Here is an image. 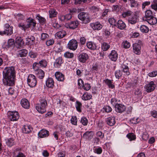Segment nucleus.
Here are the masks:
<instances>
[{
  "label": "nucleus",
  "instance_id": "nucleus-52",
  "mask_svg": "<svg viewBox=\"0 0 157 157\" xmlns=\"http://www.w3.org/2000/svg\"><path fill=\"white\" fill-rule=\"evenodd\" d=\"M81 121L83 125L86 126L87 124L88 120L85 117H82L81 119Z\"/></svg>",
  "mask_w": 157,
  "mask_h": 157
},
{
  "label": "nucleus",
  "instance_id": "nucleus-26",
  "mask_svg": "<svg viewBox=\"0 0 157 157\" xmlns=\"http://www.w3.org/2000/svg\"><path fill=\"white\" fill-rule=\"evenodd\" d=\"M79 22L78 21H72L69 24V27L70 29H75L76 28L78 25Z\"/></svg>",
  "mask_w": 157,
  "mask_h": 157
},
{
  "label": "nucleus",
  "instance_id": "nucleus-9",
  "mask_svg": "<svg viewBox=\"0 0 157 157\" xmlns=\"http://www.w3.org/2000/svg\"><path fill=\"white\" fill-rule=\"evenodd\" d=\"M89 56L86 53H82L80 54L78 57V60L82 63H85L88 59Z\"/></svg>",
  "mask_w": 157,
  "mask_h": 157
},
{
  "label": "nucleus",
  "instance_id": "nucleus-63",
  "mask_svg": "<svg viewBox=\"0 0 157 157\" xmlns=\"http://www.w3.org/2000/svg\"><path fill=\"white\" fill-rule=\"evenodd\" d=\"M46 45L49 46L53 45L54 43V40L52 39H50L47 40L46 42Z\"/></svg>",
  "mask_w": 157,
  "mask_h": 157
},
{
  "label": "nucleus",
  "instance_id": "nucleus-54",
  "mask_svg": "<svg viewBox=\"0 0 157 157\" xmlns=\"http://www.w3.org/2000/svg\"><path fill=\"white\" fill-rule=\"evenodd\" d=\"M103 109L106 113L110 112L112 110V108L110 106L108 105L104 106Z\"/></svg>",
  "mask_w": 157,
  "mask_h": 157
},
{
  "label": "nucleus",
  "instance_id": "nucleus-18",
  "mask_svg": "<svg viewBox=\"0 0 157 157\" xmlns=\"http://www.w3.org/2000/svg\"><path fill=\"white\" fill-rule=\"evenodd\" d=\"M55 76L56 79L59 81H63L65 79L64 75L59 72H56Z\"/></svg>",
  "mask_w": 157,
  "mask_h": 157
},
{
  "label": "nucleus",
  "instance_id": "nucleus-3",
  "mask_svg": "<svg viewBox=\"0 0 157 157\" xmlns=\"http://www.w3.org/2000/svg\"><path fill=\"white\" fill-rule=\"evenodd\" d=\"M143 45V43L141 40H138L136 43L133 45V52L136 54H140L141 53V47Z\"/></svg>",
  "mask_w": 157,
  "mask_h": 157
},
{
  "label": "nucleus",
  "instance_id": "nucleus-33",
  "mask_svg": "<svg viewBox=\"0 0 157 157\" xmlns=\"http://www.w3.org/2000/svg\"><path fill=\"white\" fill-rule=\"evenodd\" d=\"M121 67L122 69L123 72L126 75H128L130 74V73L128 71V67L127 66L123 64L122 65Z\"/></svg>",
  "mask_w": 157,
  "mask_h": 157
},
{
  "label": "nucleus",
  "instance_id": "nucleus-10",
  "mask_svg": "<svg viewBox=\"0 0 157 157\" xmlns=\"http://www.w3.org/2000/svg\"><path fill=\"white\" fill-rule=\"evenodd\" d=\"M115 110L116 112L121 113L125 111L126 108L125 106L121 104H116L115 105Z\"/></svg>",
  "mask_w": 157,
  "mask_h": 157
},
{
  "label": "nucleus",
  "instance_id": "nucleus-51",
  "mask_svg": "<svg viewBox=\"0 0 157 157\" xmlns=\"http://www.w3.org/2000/svg\"><path fill=\"white\" fill-rule=\"evenodd\" d=\"M122 74L121 71L120 70L117 71L115 72V77L118 79H119L122 76Z\"/></svg>",
  "mask_w": 157,
  "mask_h": 157
},
{
  "label": "nucleus",
  "instance_id": "nucleus-34",
  "mask_svg": "<svg viewBox=\"0 0 157 157\" xmlns=\"http://www.w3.org/2000/svg\"><path fill=\"white\" fill-rule=\"evenodd\" d=\"M92 98V96L90 94L88 93H84L82 97V99L85 101L90 99Z\"/></svg>",
  "mask_w": 157,
  "mask_h": 157
},
{
  "label": "nucleus",
  "instance_id": "nucleus-57",
  "mask_svg": "<svg viewBox=\"0 0 157 157\" xmlns=\"http://www.w3.org/2000/svg\"><path fill=\"white\" fill-rule=\"evenodd\" d=\"M82 87L86 90H88L90 88V86L89 84L85 83L82 85Z\"/></svg>",
  "mask_w": 157,
  "mask_h": 157
},
{
  "label": "nucleus",
  "instance_id": "nucleus-38",
  "mask_svg": "<svg viewBox=\"0 0 157 157\" xmlns=\"http://www.w3.org/2000/svg\"><path fill=\"white\" fill-rule=\"evenodd\" d=\"M18 27L21 28L22 30H23L25 32L26 30L28 29L27 24H24V23L21 22L18 25Z\"/></svg>",
  "mask_w": 157,
  "mask_h": 157
},
{
  "label": "nucleus",
  "instance_id": "nucleus-58",
  "mask_svg": "<svg viewBox=\"0 0 157 157\" xmlns=\"http://www.w3.org/2000/svg\"><path fill=\"white\" fill-rule=\"evenodd\" d=\"M8 44L9 47L15 44L14 40L13 39H9L8 41Z\"/></svg>",
  "mask_w": 157,
  "mask_h": 157
},
{
  "label": "nucleus",
  "instance_id": "nucleus-4",
  "mask_svg": "<svg viewBox=\"0 0 157 157\" xmlns=\"http://www.w3.org/2000/svg\"><path fill=\"white\" fill-rule=\"evenodd\" d=\"M38 65H39V63L35 62L33 64V67L38 78L40 79H42L44 76V73L42 70L38 68L37 66Z\"/></svg>",
  "mask_w": 157,
  "mask_h": 157
},
{
  "label": "nucleus",
  "instance_id": "nucleus-56",
  "mask_svg": "<svg viewBox=\"0 0 157 157\" xmlns=\"http://www.w3.org/2000/svg\"><path fill=\"white\" fill-rule=\"evenodd\" d=\"M109 21L111 25L115 26L116 25V21L113 18H111L109 19Z\"/></svg>",
  "mask_w": 157,
  "mask_h": 157
},
{
  "label": "nucleus",
  "instance_id": "nucleus-30",
  "mask_svg": "<svg viewBox=\"0 0 157 157\" xmlns=\"http://www.w3.org/2000/svg\"><path fill=\"white\" fill-rule=\"evenodd\" d=\"M107 124L110 126H113L115 123V118L113 117H109L106 120Z\"/></svg>",
  "mask_w": 157,
  "mask_h": 157
},
{
  "label": "nucleus",
  "instance_id": "nucleus-64",
  "mask_svg": "<svg viewBox=\"0 0 157 157\" xmlns=\"http://www.w3.org/2000/svg\"><path fill=\"white\" fill-rule=\"evenodd\" d=\"M148 75L149 76L151 77H154L156 76L157 75V70L149 73L148 74Z\"/></svg>",
  "mask_w": 157,
  "mask_h": 157
},
{
  "label": "nucleus",
  "instance_id": "nucleus-24",
  "mask_svg": "<svg viewBox=\"0 0 157 157\" xmlns=\"http://www.w3.org/2000/svg\"><path fill=\"white\" fill-rule=\"evenodd\" d=\"M46 107H44L43 105L37 104L36 106V109L38 111L41 113H44L46 111Z\"/></svg>",
  "mask_w": 157,
  "mask_h": 157
},
{
  "label": "nucleus",
  "instance_id": "nucleus-45",
  "mask_svg": "<svg viewBox=\"0 0 157 157\" xmlns=\"http://www.w3.org/2000/svg\"><path fill=\"white\" fill-rule=\"evenodd\" d=\"M127 137L130 140H134L136 139V136L132 133H130L128 134Z\"/></svg>",
  "mask_w": 157,
  "mask_h": 157
},
{
  "label": "nucleus",
  "instance_id": "nucleus-21",
  "mask_svg": "<svg viewBox=\"0 0 157 157\" xmlns=\"http://www.w3.org/2000/svg\"><path fill=\"white\" fill-rule=\"evenodd\" d=\"M22 106L25 109H28L29 107V103L28 101L26 99H22L21 101Z\"/></svg>",
  "mask_w": 157,
  "mask_h": 157
},
{
  "label": "nucleus",
  "instance_id": "nucleus-5",
  "mask_svg": "<svg viewBox=\"0 0 157 157\" xmlns=\"http://www.w3.org/2000/svg\"><path fill=\"white\" fill-rule=\"evenodd\" d=\"M4 31L3 32L0 31V34H3L7 35H10L13 33V27L10 26L8 24H5L4 26Z\"/></svg>",
  "mask_w": 157,
  "mask_h": 157
},
{
  "label": "nucleus",
  "instance_id": "nucleus-19",
  "mask_svg": "<svg viewBox=\"0 0 157 157\" xmlns=\"http://www.w3.org/2000/svg\"><path fill=\"white\" fill-rule=\"evenodd\" d=\"M38 135L40 137L44 138L48 136L49 135V132L47 130L42 129L38 133Z\"/></svg>",
  "mask_w": 157,
  "mask_h": 157
},
{
  "label": "nucleus",
  "instance_id": "nucleus-29",
  "mask_svg": "<svg viewBox=\"0 0 157 157\" xmlns=\"http://www.w3.org/2000/svg\"><path fill=\"white\" fill-rule=\"evenodd\" d=\"M66 35V32L64 30H62L56 33L55 35L59 38H62L65 36Z\"/></svg>",
  "mask_w": 157,
  "mask_h": 157
},
{
  "label": "nucleus",
  "instance_id": "nucleus-17",
  "mask_svg": "<svg viewBox=\"0 0 157 157\" xmlns=\"http://www.w3.org/2000/svg\"><path fill=\"white\" fill-rule=\"evenodd\" d=\"M35 38L33 36H29L26 38V44L29 45H33L35 43Z\"/></svg>",
  "mask_w": 157,
  "mask_h": 157
},
{
  "label": "nucleus",
  "instance_id": "nucleus-20",
  "mask_svg": "<svg viewBox=\"0 0 157 157\" xmlns=\"http://www.w3.org/2000/svg\"><path fill=\"white\" fill-rule=\"evenodd\" d=\"M15 44L19 47H21L24 45V42L21 37H17L15 39Z\"/></svg>",
  "mask_w": 157,
  "mask_h": 157
},
{
  "label": "nucleus",
  "instance_id": "nucleus-31",
  "mask_svg": "<svg viewBox=\"0 0 157 157\" xmlns=\"http://www.w3.org/2000/svg\"><path fill=\"white\" fill-rule=\"evenodd\" d=\"M32 129V128L31 127L28 125H25L22 129L23 132L25 133H29Z\"/></svg>",
  "mask_w": 157,
  "mask_h": 157
},
{
  "label": "nucleus",
  "instance_id": "nucleus-44",
  "mask_svg": "<svg viewBox=\"0 0 157 157\" xmlns=\"http://www.w3.org/2000/svg\"><path fill=\"white\" fill-rule=\"evenodd\" d=\"M132 13V12L131 11L128 10L123 12L122 13V16L123 17L125 18L126 17L130 16Z\"/></svg>",
  "mask_w": 157,
  "mask_h": 157
},
{
  "label": "nucleus",
  "instance_id": "nucleus-8",
  "mask_svg": "<svg viewBox=\"0 0 157 157\" xmlns=\"http://www.w3.org/2000/svg\"><path fill=\"white\" fill-rule=\"evenodd\" d=\"M78 42L74 39L71 40L67 44V47L68 48L73 51L76 50L78 47Z\"/></svg>",
  "mask_w": 157,
  "mask_h": 157
},
{
  "label": "nucleus",
  "instance_id": "nucleus-36",
  "mask_svg": "<svg viewBox=\"0 0 157 157\" xmlns=\"http://www.w3.org/2000/svg\"><path fill=\"white\" fill-rule=\"evenodd\" d=\"M28 53V52L27 50L22 49L19 51L18 56L21 57L25 56L27 55Z\"/></svg>",
  "mask_w": 157,
  "mask_h": 157
},
{
  "label": "nucleus",
  "instance_id": "nucleus-61",
  "mask_svg": "<svg viewBox=\"0 0 157 157\" xmlns=\"http://www.w3.org/2000/svg\"><path fill=\"white\" fill-rule=\"evenodd\" d=\"M149 135L146 132L144 133L142 135V139L146 141L148 139Z\"/></svg>",
  "mask_w": 157,
  "mask_h": 157
},
{
  "label": "nucleus",
  "instance_id": "nucleus-23",
  "mask_svg": "<svg viewBox=\"0 0 157 157\" xmlns=\"http://www.w3.org/2000/svg\"><path fill=\"white\" fill-rule=\"evenodd\" d=\"M46 86L50 88H52L54 86V81L51 78H48L46 82Z\"/></svg>",
  "mask_w": 157,
  "mask_h": 157
},
{
  "label": "nucleus",
  "instance_id": "nucleus-39",
  "mask_svg": "<svg viewBox=\"0 0 157 157\" xmlns=\"http://www.w3.org/2000/svg\"><path fill=\"white\" fill-rule=\"evenodd\" d=\"M36 18L40 24L43 25L45 23L46 19L45 18L40 16L39 14L37 15Z\"/></svg>",
  "mask_w": 157,
  "mask_h": 157
},
{
  "label": "nucleus",
  "instance_id": "nucleus-32",
  "mask_svg": "<svg viewBox=\"0 0 157 157\" xmlns=\"http://www.w3.org/2000/svg\"><path fill=\"white\" fill-rule=\"evenodd\" d=\"M49 17L50 18L54 17L56 16L57 14V12L54 9H51L49 11Z\"/></svg>",
  "mask_w": 157,
  "mask_h": 157
},
{
  "label": "nucleus",
  "instance_id": "nucleus-14",
  "mask_svg": "<svg viewBox=\"0 0 157 157\" xmlns=\"http://www.w3.org/2000/svg\"><path fill=\"white\" fill-rule=\"evenodd\" d=\"M26 22L28 28L31 27L34 28L36 25V23L35 20L30 18H29L27 20Z\"/></svg>",
  "mask_w": 157,
  "mask_h": 157
},
{
  "label": "nucleus",
  "instance_id": "nucleus-16",
  "mask_svg": "<svg viewBox=\"0 0 157 157\" xmlns=\"http://www.w3.org/2000/svg\"><path fill=\"white\" fill-rule=\"evenodd\" d=\"M115 26L121 30L123 29L126 27V25L124 22L121 20L118 21Z\"/></svg>",
  "mask_w": 157,
  "mask_h": 157
},
{
  "label": "nucleus",
  "instance_id": "nucleus-50",
  "mask_svg": "<svg viewBox=\"0 0 157 157\" xmlns=\"http://www.w3.org/2000/svg\"><path fill=\"white\" fill-rule=\"evenodd\" d=\"M40 103L38 104L39 105H43V106H44L46 107L47 105V102L45 99L44 98H41L40 100Z\"/></svg>",
  "mask_w": 157,
  "mask_h": 157
},
{
  "label": "nucleus",
  "instance_id": "nucleus-27",
  "mask_svg": "<svg viewBox=\"0 0 157 157\" xmlns=\"http://www.w3.org/2000/svg\"><path fill=\"white\" fill-rule=\"evenodd\" d=\"M153 16L152 15V12L151 10H147L145 11V16L143 17V20L145 21V20H147L148 18H151L153 17Z\"/></svg>",
  "mask_w": 157,
  "mask_h": 157
},
{
  "label": "nucleus",
  "instance_id": "nucleus-6",
  "mask_svg": "<svg viewBox=\"0 0 157 157\" xmlns=\"http://www.w3.org/2000/svg\"><path fill=\"white\" fill-rule=\"evenodd\" d=\"M27 81L28 85L31 87L35 86L36 84L37 81L36 78L33 75L30 74L28 76Z\"/></svg>",
  "mask_w": 157,
  "mask_h": 157
},
{
  "label": "nucleus",
  "instance_id": "nucleus-11",
  "mask_svg": "<svg viewBox=\"0 0 157 157\" xmlns=\"http://www.w3.org/2000/svg\"><path fill=\"white\" fill-rule=\"evenodd\" d=\"M155 87L154 83L153 81H151L150 83L146 85L144 87L146 90L147 92H150L153 91Z\"/></svg>",
  "mask_w": 157,
  "mask_h": 157
},
{
  "label": "nucleus",
  "instance_id": "nucleus-2",
  "mask_svg": "<svg viewBox=\"0 0 157 157\" xmlns=\"http://www.w3.org/2000/svg\"><path fill=\"white\" fill-rule=\"evenodd\" d=\"M78 18L85 24L89 22L90 19L89 14L86 13L81 12L78 15Z\"/></svg>",
  "mask_w": 157,
  "mask_h": 157
},
{
  "label": "nucleus",
  "instance_id": "nucleus-28",
  "mask_svg": "<svg viewBox=\"0 0 157 157\" xmlns=\"http://www.w3.org/2000/svg\"><path fill=\"white\" fill-rule=\"evenodd\" d=\"M86 46L88 48L91 50H95L96 49L97 46L96 44L92 42H89L87 43Z\"/></svg>",
  "mask_w": 157,
  "mask_h": 157
},
{
  "label": "nucleus",
  "instance_id": "nucleus-47",
  "mask_svg": "<svg viewBox=\"0 0 157 157\" xmlns=\"http://www.w3.org/2000/svg\"><path fill=\"white\" fill-rule=\"evenodd\" d=\"M93 132L92 131L86 132L83 135V137L86 139L88 138L89 137L93 135Z\"/></svg>",
  "mask_w": 157,
  "mask_h": 157
},
{
  "label": "nucleus",
  "instance_id": "nucleus-40",
  "mask_svg": "<svg viewBox=\"0 0 157 157\" xmlns=\"http://www.w3.org/2000/svg\"><path fill=\"white\" fill-rule=\"evenodd\" d=\"M75 107L77 110L78 112H81V108L82 107V104L80 102L77 101L76 102Z\"/></svg>",
  "mask_w": 157,
  "mask_h": 157
},
{
  "label": "nucleus",
  "instance_id": "nucleus-46",
  "mask_svg": "<svg viewBox=\"0 0 157 157\" xmlns=\"http://www.w3.org/2000/svg\"><path fill=\"white\" fill-rule=\"evenodd\" d=\"M38 63H39V65L40 64L42 67H45L47 66V62L45 59H42Z\"/></svg>",
  "mask_w": 157,
  "mask_h": 157
},
{
  "label": "nucleus",
  "instance_id": "nucleus-37",
  "mask_svg": "<svg viewBox=\"0 0 157 157\" xmlns=\"http://www.w3.org/2000/svg\"><path fill=\"white\" fill-rule=\"evenodd\" d=\"M140 31L143 33H148L149 31L148 27L145 25H142L140 27Z\"/></svg>",
  "mask_w": 157,
  "mask_h": 157
},
{
  "label": "nucleus",
  "instance_id": "nucleus-15",
  "mask_svg": "<svg viewBox=\"0 0 157 157\" xmlns=\"http://www.w3.org/2000/svg\"><path fill=\"white\" fill-rule=\"evenodd\" d=\"M63 63L62 59L61 57H59L56 60L54 64V66L56 68H59Z\"/></svg>",
  "mask_w": 157,
  "mask_h": 157
},
{
  "label": "nucleus",
  "instance_id": "nucleus-22",
  "mask_svg": "<svg viewBox=\"0 0 157 157\" xmlns=\"http://www.w3.org/2000/svg\"><path fill=\"white\" fill-rule=\"evenodd\" d=\"M145 21H147L149 24L151 25H154L157 23V19L154 16L151 18H148L147 20H145Z\"/></svg>",
  "mask_w": 157,
  "mask_h": 157
},
{
  "label": "nucleus",
  "instance_id": "nucleus-13",
  "mask_svg": "<svg viewBox=\"0 0 157 157\" xmlns=\"http://www.w3.org/2000/svg\"><path fill=\"white\" fill-rule=\"evenodd\" d=\"M90 25L94 30H100L103 27L102 25L98 22L91 23Z\"/></svg>",
  "mask_w": 157,
  "mask_h": 157
},
{
  "label": "nucleus",
  "instance_id": "nucleus-25",
  "mask_svg": "<svg viewBox=\"0 0 157 157\" xmlns=\"http://www.w3.org/2000/svg\"><path fill=\"white\" fill-rule=\"evenodd\" d=\"M137 16L135 15H134L131 17H129L128 19V22L132 24H135L137 22Z\"/></svg>",
  "mask_w": 157,
  "mask_h": 157
},
{
  "label": "nucleus",
  "instance_id": "nucleus-43",
  "mask_svg": "<svg viewBox=\"0 0 157 157\" xmlns=\"http://www.w3.org/2000/svg\"><path fill=\"white\" fill-rule=\"evenodd\" d=\"M122 46L125 48H128L130 47L131 46L130 43L127 40L124 41L122 42Z\"/></svg>",
  "mask_w": 157,
  "mask_h": 157
},
{
  "label": "nucleus",
  "instance_id": "nucleus-59",
  "mask_svg": "<svg viewBox=\"0 0 157 157\" xmlns=\"http://www.w3.org/2000/svg\"><path fill=\"white\" fill-rule=\"evenodd\" d=\"M153 2L154 3L151 5V7L155 10H157V0H154Z\"/></svg>",
  "mask_w": 157,
  "mask_h": 157
},
{
  "label": "nucleus",
  "instance_id": "nucleus-55",
  "mask_svg": "<svg viewBox=\"0 0 157 157\" xmlns=\"http://www.w3.org/2000/svg\"><path fill=\"white\" fill-rule=\"evenodd\" d=\"M131 6V7H137L138 6L137 2L135 0L130 1Z\"/></svg>",
  "mask_w": 157,
  "mask_h": 157
},
{
  "label": "nucleus",
  "instance_id": "nucleus-1",
  "mask_svg": "<svg viewBox=\"0 0 157 157\" xmlns=\"http://www.w3.org/2000/svg\"><path fill=\"white\" fill-rule=\"evenodd\" d=\"M15 71L14 67H6L3 71L4 84L9 86H12L14 84Z\"/></svg>",
  "mask_w": 157,
  "mask_h": 157
},
{
  "label": "nucleus",
  "instance_id": "nucleus-41",
  "mask_svg": "<svg viewBox=\"0 0 157 157\" xmlns=\"http://www.w3.org/2000/svg\"><path fill=\"white\" fill-rule=\"evenodd\" d=\"M110 47V45L106 42L103 43L101 45V48L103 51L107 50Z\"/></svg>",
  "mask_w": 157,
  "mask_h": 157
},
{
  "label": "nucleus",
  "instance_id": "nucleus-49",
  "mask_svg": "<svg viewBox=\"0 0 157 157\" xmlns=\"http://www.w3.org/2000/svg\"><path fill=\"white\" fill-rule=\"evenodd\" d=\"M71 124L75 125H77V119L76 116H72L71 119Z\"/></svg>",
  "mask_w": 157,
  "mask_h": 157
},
{
  "label": "nucleus",
  "instance_id": "nucleus-35",
  "mask_svg": "<svg viewBox=\"0 0 157 157\" xmlns=\"http://www.w3.org/2000/svg\"><path fill=\"white\" fill-rule=\"evenodd\" d=\"M103 81L109 88L113 89L114 87V86L112 84V81L107 78L104 80Z\"/></svg>",
  "mask_w": 157,
  "mask_h": 157
},
{
  "label": "nucleus",
  "instance_id": "nucleus-48",
  "mask_svg": "<svg viewBox=\"0 0 157 157\" xmlns=\"http://www.w3.org/2000/svg\"><path fill=\"white\" fill-rule=\"evenodd\" d=\"M64 56L67 58H72L74 57V54L73 53L67 52L64 53Z\"/></svg>",
  "mask_w": 157,
  "mask_h": 157
},
{
  "label": "nucleus",
  "instance_id": "nucleus-12",
  "mask_svg": "<svg viewBox=\"0 0 157 157\" xmlns=\"http://www.w3.org/2000/svg\"><path fill=\"white\" fill-rule=\"evenodd\" d=\"M118 54L115 50H113L109 55V58L112 61H115L118 58Z\"/></svg>",
  "mask_w": 157,
  "mask_h": 157
},
{
  "label": "nucleus",
  "instance_id": "nucleus-60",
  "mask_svg": "<svg viewBox=\"0 0 157 157\" xmlns=\"http://www.w3.org/2000/svg\"><path fill=\"white\" fill-rule=\"evenodd\" d=\"M41 36V39L43 40H45L49 36V35L48 34L45 33H42Z\"/></svg>",
  "mask_w": 157,
  "mask_h": 157
},
{
  "label": "nucleus",
  "instance_id": "nucleus-7",
  "mask_svg": "<svg viewBox=\"0 0 157 157\" xmlns=\"http://www.w3.org/2000/svg\"><path fill=\"white\" fill-rule=\"evenodd\" d=\"M8 117L11 121H13L17 120L19 117L18 113L16 111L9 112Z\"/></svg>",
  "mask_w": 157,
  "mask_h": 157
},
{
  "label": "nucleus",
  "instance_id": "nucleus-42",
  "mask_svg": "<svg viewBox=\"0 0 157 157\" xmlns=\"http://www.w3.org/2000/svg\"><path fill=\"white\" fill-rule=\"evenodd\" d=\"M52 21V26L55 29H58L59 27H61L60 25H59L57 22H56L55 20L53 19V20L51 19Z\"/></svg>",
  "mask_w": 157,
  "mask_h": 157
},
{
  "label": "nucleus",
  "instance_id": "nucleus-62",
  "mask_svg": "<svg viewBox=\"0 0 157 157\" xmlns=\"http://www.w3.org/2000/svg\"><path fill=\"white\" fill-rule=\"evenodd\" d=\"M37 54L34 53L33 52H29V56L30 58H35L37 56Z\"/></svg>",
  "mask_w": 157,
  "mask_h": 157
},
{
  "label": "nucleus",
  "instance_id": "nucleus-53",
  "mask_svg": "<svg viewBox=\"0 0 157 157\" xmlns=\"http://www.w3.org/2000/svg\"><path fill=\"white\" fill-rule=\"evenodd\" d=\"M14 143L13 140V139L11 138L8 139L6 142L7 145L9 147H11L13 145Z\"/></svg>",
  "mask_w": 157,
  "mask_h": 157
}]
</instances>
